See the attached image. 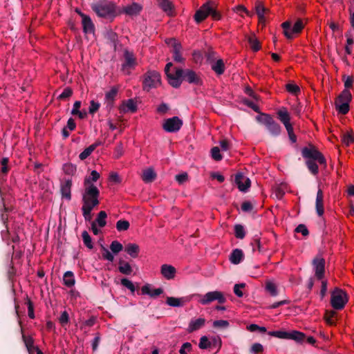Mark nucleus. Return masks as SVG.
<instances>
[{
    "mask_svg": "<svg viewBox=\"0 0 354 354\" xmlns=\"http://www.w3.org/2000/svg\"><path fill=\"white\" fill-rule=\"evenodd\" d=\"M22 338L29 352H31L32 349L35 350V347L33 345V339L31 337L23 335Z\"/></svg>",
    "mask_w": 354,
    "mask_h": 354,
    "instance_id": "nucleus-51",
    "label": "nucleus"
},
{
    "mask_svg": "<svg viewBox=\"0 0 354 354\" xmlns=\"http://www.w3.org/2000/svg\"><path fill=\"white\" fill-rule=\"evenodd\" d=\"M305 338V334L300 331L292 330L288 332V339H292L296 342L301 343L304 341Z\"/></svg>",
    "mask_w": 354,
    "mask_h": 354,
    "instance_id": "nucleus-27",
    "label": "nucleus"
},
{
    "mask_svg": "<svg viewBox=\"0 0 354 354\" xmlns=\"http://www.w3.org/2000/svg\"><path fill=\"white\" fill-rule=\"evenodd\" d=\"M141 10L142 6L137 3L127 6L123 9L124 12L130 16L138 15Z\"/></svg>",
    "mask_w": 354,
    "mask_h": 354,
    "instance_id": "nucleus-22",
    "label": "nucleus"
},
{
    "mask_svg": "<svg viewBox=\"0 0 354 354\" xmlns=\"http://www.w3.org/2000/svg\"><path fill=\"white\" fill-rule=\"evenodd\" d=\"M353 35H354V30L347 31L345 33V37L347 38V39H346L347 45L346 46H349L353 44V42H354L353 38Z\"/></svg>",
    "mask_w": 354,
    "mask_h": 354,
    "instance_id": "nucleus-63",
    "label": "nucleus"
},
{
    "mask_svg": "<svg viewBox=\"0 0 354 354\" xmlns=\"http://www.w3.org/2000/svg\"><path fill=\"white\" fill-rule=\"evenodd\" d=\"M192 348V346L191 343L185 342V343L183 344V345L179 351V353H180V354H187V352L191 351Z\"/></svg>",
    "mask_w": 354,
    "mask_h": 354,
    "instance_id": "nucleus-61",
    "label": "nucleus"
},
{
    "mask_svg": "<svg viewBox=\"0 0 354 354\" xmlns=\"http://www.w3.org/2000/svg\"><path fill=\"white\" fill-rule=\"evenodd\" d=\"M92 10L100 17H113L115 16V5L107 0H97L92 3Z\"/></svg>",
    "mask_w": 354,
    "mask_h": 354,
    "instance_id": "nucleus-5",
    "label": "nucleus"
},
{
    "mask_svg": "<svg viewBox=\"0 0 354 354\" xmlns=\"http://www.w3.org/2000/svg\"><path fill=\"white\" fill-rule=\"evenodd\" d=\"M73 95V90L70 87H66L62 93L57 97L58 100H64L69 98Z\"/></svg>",
    "mask_w": 354,
    "mask_h": 354,
    "instance_id": "nucleus-48",
    "label": "nucleus"
},
{
    "mask_svg": "<svg viewBox=\"0 0 354 354\" xmlns=\"http://www.w3.org/2000/svg\"><path fill=\"white\" fill-rule=\"evenodd\" d=\"M129 222L126 220H119L116 223V229L119 232L127 230L129 228Z\"/></svg>",
    "mask_w": 354,
    "mask_h": 354,
    "instance_id": "nucleus-43",
    "label": "nucleus"
},
{
    "mask_svg": "<svg viewBox=\"0 0 354 354\" xmlns=\"http://www.w3.org/2000/svg\"><path fill=\"white\" fill-rule=\"evenodd\" d=\"M315 209L319 216H322L324 214V194L321 189H319L317 193Z\"/></svg>",
    "mask_w": 354,
    "mask_h": 354,
    "instance_id": "nucleus-18",
    "label": "nucleus"
},
{
    "mask_svg": "<svg viewBox=\"0 0 354 354\" xmlns=\"http://www.w3.org/2000/svg\"><path fill=\"white\" fill-rule=\"evenodd\" d=\"M83 32L85 34L94 33L95 26L88 15H81Z\"/></svg>",
    "mask_w": 354,
    "mask_h": 354,
    "instance_id": "nucleus-15",
    "label": "nucleus"
},
{
    "mask_svg": "<svg viewBox=\"0 0 354 354\" xmlns=\"http://www.w3.org/2000/svg\"><path fill=\"white\" fill-rule=\"evenodd\" d=\"M205 57L207 62L209 64H211L212 62L218 59L216 53L212 48H209L207 51L205 52Z\"/></svg>",
    "mask_w": 354,
    "mask_h": 354,
    "instance_id": "nucleus-38",
    "label": "nucleus"
},
{
    "mask_svg": "<svg viewBox=\"0 0 354 354\" xmlns=\"http://www.w3.org/2000/svg\"><path fill=\"white\" fill-rule=\"evenodd\" d=\"M170 85L174 88H179L183 81L187 82L190 84L196 86H201L203 84V80L201 77L200 73H198L192 69L181 68H175V77H169Z\"/></svg>",
    "mask_w": 354,
    "mask_h": 354,
    "instance_id": "nucleus-2",
    "label": "nucleus"
},
{
    "mask_svg": "<svg viewBox=\"0 0 354 354\" xmlns=\"http://www.w3.org/2000/svg\"><path fill=\"white\" fill-rule=\"evenodd\" d=\"M347 302L346 293L341 289L335 288L331 294L330 304L335 310H342Z\"/></svg>",
    "mask_w": 354,
    "mask_h": 354,
    "instance_id": "nucleus-9",
    "label": "nucleus"
},
{
    "mask_svg": "<svg viewBox=\"0 0 354 354\" xmlns=\"http://www.w3.org/2000/svg\"><path fill=\"white\" fill-rule=\"evenodd\" d=\"M119 266H118V270L126 275H129L133 272V269L131 266V265L125 262L122 259H120L118 262Z\"/></svg>",
    "mask_w": 354,
    "mask_h": 354,
    "instance_id": "nucleus-29",
    "label": "nucleus"
},
{
    "mask_svg": "<svg viewBox=\"0 0 354 354\" xmlns=\"http://www.w3.org/2000/svg\"><path fill=\"white\" fill-rule=\"evenodd\" d=\"M92 207H82V214L86 221H91V212L93 210Z\"/></svg>",
    "mask_w": 354,
    "mask_h": 354,
    "instance_id": "nucleus-54",
    "label": "nucleus"
},
{
    "mask_svg": "<svg viewBox=\"0 0 354 354\" xmlns=\"http://www.w3.org/2000/svg\"><path fill=\"white\" fill-rule=\"evenodd\" d=\"M234 234L237 239H243L245 236V232L243 226L240 224L235 225Z\"/></svg>",
    "mask_w": 354,
    "mask_h": 354,
    "instance_id": "nucleus-39",
    "label": "nucleus"
},
{
    "mask_svg": "<svg viewBox=\"0 0 354 354\" xmlns=\"http://www.w3.org/2000/svg\"><path fill=\"white\" fill-rule=\"evenodd\" d=\"M245 286V283H236L234 286V294L239 297H242L243 295V292L241 290V288H243Z\"/></svg>",
    "mask_w": 354,
    "mask_h": 354,
    "instance_id": "nucleus-57",
    "label": "nucleus"
},
{
    "mask_svg": "<svg viewBox=\"0 0 354 354\" xmlns=\"http://www.w3.org/2000/svg\"><path fill=\"white\" fill-rule=\"evenodd\" d=\"M230 324L226 320H216L213 322V327L216 328H226L229 326Z\"/></svg>",
    "mask_w": 354,
    "mask_h": 354,
    "instance_id": "nucleus-55",
    "label": "nucleus"
},
{
    "mask_svg": "<svg viewBox=\"0 0 354 354\" xmlns=\"http://www.w3.org/2000/svg\"><path fill=\"white\" fill-rule=\"evenodd\" d=\"M342 142L346 146H349L354 142V135L351 132H346L342 136Z\"/></svg>",
    "mask_w": 354,
    "mask_h": 354,
    "instance_id": "nucleus-37",
    "label": "nucleus"
},
{
    "mask_svg": "<svg viewBox=\"0 0 354 354\" xmlns=\"http://www.w3.org/2000/svg\"><path fill=\"white\" fill-rule=\"evenodd\" d=\"M107 217V214L104 211H100L97 216V218L93 222H95V224H97L99 227H103L106 225V218Z\"/></svg>",
    "mask_w": 354,
    "mask_h": 354,
    "instance_id": "nucleus-34",
    "label": "nucleus"
},
{
    "mask_svg": "<svg viewBox=\"0 0 354 354\" xmlns=\"http://www.w3.org/2000/svg\"><path fill=\"white\" fill-rule=\"evenodd\" d=\"M352 100L351 92L347 90H343L335 100V105L336 110L339 113L346 115L349 111V103Z\"/></svg>",
    "mask_w": 354,
    "mask_h": 354,
    "instance_id": "nucleus-7",
    "label": "nucleus"
},
{
    "mask_svg": "<svg viewBox=\"0 0 354 354\" xmlns=\"http://www.w3.org/2000/svg\"><path fill=\"white\" fill-rule=\"evenodd\" d=\"M211 346V342L209 341L207 337L202 336L200 338L198 346L201 349H207Z\"/></svg>",
    "mask_w": 354,
    "mask_h": 354,
    "instance_id": "nucleus-49",
    "label": "nucleus"
},
{
    "mask_svg": "<svg viewBox=\"0 0 354 354\" xmlns=\"http://www.w3.org/2000/svg\"><path fill=\"white\" fill-rule=\"evenodd\" d=\"M211 155L212 158L216 161H220L223 158L221 154V149L218 147H214L211 149Z\"/></svg>",
    "mask_w": 354,
    "mask_h": 354,
    "instance_id": "nucleus-47",
    "label": "nucleus"
},
{
    "mask_svg": "<svg viewBox=\"0 0 354 354\" xmlns=\"http://www.w3.org/2000/svg\"><path fill=\"white\" fill-rule=\"evenodd\" d=\"M63 170L67 175H74L76 171V166L71 163H66L63 165Z\"/></svg>",
    "mask_w": 354,
    "mask_h": 354,
    "instance_id": "nucleus-46",
    "label": "nucleus"
},
{
    "mask_svg": "<svg viewBox=\"0 0 354 354\" xmlns=\"http://www.w3.org/2000/svg\"><path fill=\"white\" fill-rule=\"evenodd\" d=\"M25 304L27 305L28 306V317L30 318V319H34L35 318V313H34V306H33V304L32 302L31 301V300L27 297H26V301L25 302Z\"/></svg>",
    "mask_w": 354,
    "mask_h": 354,
    "instance_id": "nucleus-52",
    "label": "nucleus"
},
{
    "mask_svg": "<svg viewBox=\"0 0 354 354\" xmlns=\"http://www.w3.org/2000/svg\"><path fill=\"white\" fill-rule=\"evenodd\" d=\"M121 112H126L127 111L134 113L137 110V106L133 99H129L123 102V106L120 108Z\"/></svg>",
    "mask_w": 354,
    "mask_h": 354,
    "instance_id": "nucleus-26",
    "label": "nucleus"
},
{
    "mask_svg": "<svg viewBox=\"0 0 354 354\" xmlns=\"http://www.w3.org/2000/svg\"><path fill=\"white\" fill-rule=\"evenodd\" d=\"M124 62L122 64V70L125 71L127 68H133L136 64V58L133 52L125 50L124 52Z\"/></svg>",
    "mask_w": 354,
    "mask_h": 354,
    "instance_id": "nucleus-16",
    "label": "nucleus"
},
{
    "mask_svg": "<svg viewBox=\"0 0 354 354\" xmlns=\"http://www.w3.org/2000/svg\"><path fill=\"white\" fill-rule=\"evenodd\" d=\"M205 319L202 317L198 318L196 319H192L189 322L187 330L189 333H193L194 331L201 328L205 325Z\"/></svg>",
    "mask_w": 354,
    "mask_h": 354,
    "instance_id": "nucleus-19",
    "label": "nucleus"
},
{
    "mask_svg": "<svg viewBox=\"0 0 354 354\" xmlns=\"http://www.w3.org/2000/svg\"><path fill=\"white\" fill-rule=\"evenodd\" d=\"M248 41L250 44L251 49L253 51L257 52L259 50H260V48H261L260 42L254 35L250 36L248 38Z\"/></svg>",
    "mask_w": 354,
    "mask_h": 354,
    "instance_id": "nucleus-35",
    "label": "nucleus"
},
{
    "mask_svg": "<svg viewBox=\"0 0 354 354\" xmlns=\"http://www.w3.org/2000/svg\"><path fill=\"white\" fill-rule=\"evenodd\" d=\"M63 282L64 284L68 288H71L75 285V281L73 272L67 271L64 273L63 277Z\"/></svg>",
    "mask_w": 354,
    "mask_h": 354,
    "instance_id": "nucleus-31",
    "label": "nucleus"
},
{
    "mask_svg": "<svg viewBox=\"0 0 354 354\" xmlns=\"http://www.w3.org/2000/svg\"><path fill=\"white\" fill-rule=\"evenodd\" d=\"M100 106L99 102H95L94 100L91 101L88 112L91 114H93L97 112Z\"/></svg>",
    "mask_w": 354,
    "mask_h": 354,
    "instance_id": "nucleus-60",
    "label": "nucleus"
},
{
    "mask_svg": "<svg viewBox=\"0 0 354 354\" xmlns=\"http://www.w3.org/2000/svg\"><path fill=\"white\" fill-rule=\"evenodd\" d=\"M124 251L132 258H136L140 252V248L138 244L128 243L124 248Z\"/></svg>",
    "mask_w": 354,
    "mask_h": 354,
    "instance_id": "nucleus-25",
    "label": "nucleus"
},
{
    "mask_svg": "<svg viewBox=\"0 0 354 354\" xmlns=\"http://www.w3.org/2000/svg\"><path fill=\"white\" fill-rule=\"evenodd\" d=\"M216 4L213 1H207L204 3L194 15V19L196 23H201L208 16H211L214 20H219L221 15L216 10Z\"/></svg>",
    "mask_w": 354,
    "mask_h": 354,
    "instance_id": "nucleus-4",
    "label": "nucleus"
},
{
    "mask_svg": "<svg viewBox=\"0 0 354 354\" xmlns=\"http://www.w3.org/2000/svg\"><path fill=\"white\" fill-rule=\"evenodd\" d=\"M244 254L241 249H234L231 252L229 259L232 264H239L243 259Z\"/></svg>",
    "mask_w": 354,
    "mask_h": 354,
    "instance_id": "nucleus-20",
    "label": "nucleus"
},
{
    "mask_svg": "<svg viewBox=\"0 0 354 354\" xmlns=\"http://www.w3.org/2000/svg\"><path fill=\"white\" fill-rule=\"evenodd\" d=\"M71 186H72V180L68 179L65 180V182L61 184V193L62 197L66 198L68 200L71 199Z\"/></svg>",
    "mask_w": 354,
    "mask_h": 354,
    "instance_id": "nucleus-21",
    "label": "nucleus"
},
{
    "mask_svg": "<svg viewBox=\"0 0 354 354\" xmlns=\"http://www.w3.org/2000/svg\"><path fill=\"white\" fill-rule=\"evenodd\" d=\"M268 335L279 339H288V332L284 330H274L268 332Z\"/></svg>",
    "mask_w": 354,
    "mask_h": 354,
    "instance_id": "nucleus-42",
    "label": "nucleus"
},
{
    "mask_svg": "<svg viewBox=\"0 0 354 354\" xmlns=\"http://www.w3.org/2000/svg\"><path fill=\"white\" fill-rule=\"evenodd\" d=\"M161 274L167 280L174 279L176 273V269L171 265L163 264L160 268Z\"/></svg>",
    "mask_w": 354,
    "mask_h": 354,
    "instance_id": "nucleus-17",
    "label": "nucleus"
},
{
    "mask_svg": "<svg viewBox=\"0 0 354 354\" xmlns=\"http://www.w3.org/2000/svg\"><path fill=\"white\" fill-rule=\"evenodd\" d=\"M312 264L315 272V277L318 280H322L325 274L324 259L319 257H316L313 259Z\"/></svg>",
    "mask_w": 354,
    "mask_h": 354,
    "instance_id": "nucleus-12",
    "label": "nucleus"
},
{
    "mask_svg": "<svg viewBox=\"0 0 354 354\" xmlns=\"http://www.w3.org/2000/svg\"><path fill=\"white\" fill-rule=\"evenodd\" d=\"M209 65L211 66L212 70L214 71L217 75H221L224 73L225 66L222 59H218Z\"/></svg>",
    "mask_w": 354,
    "mask_h": 354,
    "instance_id": "nucleus-23",
    "label": "nucleus"
},
{
    "mask_svg": "<svg viewBox=\"0 0 354 354\" xmlns=\"http://www.w3.org/2000/svg\"><path fill=\"white\" fill-rule=\"evenodd\" d=\"M161 83L160 74L156 71H149L144 75L142 82L143 89L149 91L153 88L158 87Z\"/></svg>",
    "mask_w": 354,
    "mask_h": 354,
    "instance_id": "nucleus-8",
    "label": "nucleus"
},
{
    "mask_svg": "<svg viewBox=\"0 0 354 354\" xmlns=\"http://www.w3.org/2000/svg\"><path fill=\"white\" fill-rule=\"evenodd\" d=\"M286 90L294 95H297L300 93V88L297 84L290 82L286 85Z\"/></svg>",
    "mask_w": 354,
    "mask_h": 354,
    "instance_id": "nucleus-40",
    "label": "nucleus"
},
{
    "mask_svg": "<svg viewBox=\"0 0 354 354\" xmlns=\"http://www.w3.org/2000/svg\"><path fill=\"white\" fill-rule=\"evenodd\" d=\"M175 178L179 184H183L187 180L188 175L187 173H182L176 175Z\"/></svg>",
    "mask_w": 354,
    "mask_h": 354,
    "instance_id": "nucleus-62",
    "label": "nucleus"
},
{
    "mask_svg": "<svg viewBox=\"0 0 354 354\" xmlns=\"http://www.w3.org/2000/svg\"><path fill=\"white\" fill-rule=\"evenodd\" d=\"M234 182L237 185L239 189L243 192H246L251 185V181L250 178L245 176L241 172L235 174Z\"/></svg>",
    "mask_w": 354,
    "mask_h": 354,
    "instance_id": "nucleus-13",
    "label": "nucleus"
},
{
    "mask_svg": "<svg viewBox=\"0 0 354 354\" xmlns=\"http://www.w3.org/2000/svg\"><path fill=\"white\" fill-rule=\"evenodd\" d=\"M281 26L283 28V33L287 39H292L293 36L291 32V30H290L291 28V23L290 21H285L281 24Z\"/></svg>",
    "mask_w": 354,
    "mask_h": 354,
    "instance_id": "nucleus-41",
    "label": "nucleus"
},
{
    "mask_svg": "<svg viewBox=\"0 0 354 354\" xmlns=\"http://www.w3.org/2000/svg\"><path fill=\"white\" fill-rule=\"evenodd\" d=\"M295 232L297 233H301L304 236H306L309 234V231L304 224H299L295 228Z\"/></svg>",
    "mask_w": 354,
    "mask_h": 354,
    "instance_id": "nucleus-58",
    "label": "nucleus"
},
{
    "mask_svg": "<svg viewBox=\"0 0 354 354\" xmlns=\"http://www.w3.org/2000/svg\"><path fill=\"white\" fill-rule=\"evenodd\" d=\"M158 6L167 14H170L173 9L172 3L169 0H156Z\"/></svg>",
    "mask_w": 354,
    "mask_h": 354,
    "instance_id": "nucleus-32",
    "label": "nucleus"
},
{
    "mask_svg": "<svg viewBox=\"0 0 354 354\" xmlns=\"http://www.w3.org/2000/svg\"><path fill=\"white\" fill-rule=\"evenodd\" d=\"M118 89L116 87H112L111 89L105 94V105L106 109L110 111L114 106V102L118 95Z\"/></svg>",
    "mask_w": 354,
    "mask_h": 354,
    "instance_id": "nucleus-14",
    "label": "nucleus"
},
{
    "mask_svg": "<svg viewBox=\"0 0 354 354\" xmlns=\"http://www.w3.org/2000/svg\"><path fill=\"white\" fill-rule=\"evenodd\" d=\"M335 315H336V313L333 310L326 312L324 319L328 324H329L330 326H333L335 324V322L333 320V317Z\"/></svg>",
    "mask_w": 354,
    "mask_h": 354,
    "instance_id": "nucleus-50",
    "label": "nucleus"
},
{
    "mask_svg": "<svg viewBox=\"0 0 354 354\" xmlns=\"http://www.w3.org/2000/svg\"><path fill=\"white\" fill-rule=\"evenodd\" d=\"M187 301H188V299L185 297L176 298L174 297H168L166 300V304L172 307H180Z\"/></svg>",
    "mask_w": 354,
    "mask_h": 354,
    "instance_id": "nucleus-24",
    "label": "nucleus"
},
{
    "mask_svg": "<svg viewBox=\"0 0 354 354\" xmlns=\"http://www.w3.org/2000/svg\"><path fill=\"white\" fill-rule=\"evenodd\" d=\"M256 120L264 125L272 136L277 137L281 133V127L270 115L260 113L256 116Z\"/></svg>",
    "mask_w": 354,
    "mask_h": 354,
    "instance_id": "nucleus-6",
    "label": "nucleus"
},
{
    "mask_svg": "<svg viewBox=\"0 0 354 354\" xmlns=\"http://www.w3.org/2000/svg\"><path fill=\"white\" fill-rule=\"evenodd\" d=\"M85 187L82 194L83 207H92L94 208L100 204V191L93 184H91L90 178H85L84 181Z\"/></svg>",
    "mask_w": 354,
    "mask_h": 354,
    "instance_id": "nucleus-3",
    "label": "nucleus"
},
{
    "mask_svg": "<svg viewBox=\"0 0 354 354\" xmlns=\"http://www.w3.org/2000/svg\"><path fill=\"white\" fill-rule=\"evenodd\" d=\"M156 177V174L151 168L145 170L142 176V180L147 183L153 181Z\"/></svg>",
    "mask_w": 354,
    "mask_h": 354,
    "instance_id": "nucleus-30",
    "label": "nucleus"
},
{
    "mask_svg": "<svg viewBox=\"0 0 354 354\" xmlns=\"http://www.w3.org/2000/svg\"><path fill=\"white\" fill-rule=\"evenodd\" d=\"M110 249L114 254H118L123 250V245L118 241H113L110 245Z\"/></svg>",
    "mask_w": 354,
    "mask_h": 354,
    "instance_id": "nucleus-45",
    "label": "nucleus"
},
{
    "mask_svg": "<svg viewBox=\"0 0 354 354\" xmlns=\"http://www.w3.org/2000/svg\"><path fill=\"white\" fill-rule=\"evenodd\" d=\"M121 284L126 287L127 288H128L131 292H135V286H134V284L132 283V281H131L130 280H129L127 278H123L121 279Z\"/></svg>",
    "mask_w": 354,
    "mask_h": 354,
    "instance_id": "nucleus-53",
    "label": "nucleus"
},
{
    "mask_svg": "<svg viewBox=\"0 0 354 354\" xmlns=\"http://www.w3.org/2000/svg\"><path fill=\"white\" fill-rule=\"evenodd\" d=\"M102 249L104 252L102 254L103 258L109 261L113 262L114 260L113 255L103 245H102Z\"/></svg>",
    "mask_w": 354,
    "mask_h": 354,
    "instance_id": "nucleus-59",
    "label": "nucleus"
},
{
    "mask_svg": "<svg viewBox=\"0 0 354 354\" xmlns=\"http://www.w3.org/2000/svg\"><path fill=\"white\" fill-rule=\"evenodd\" d=\"M82 241L84 245L88 249H93V243L92 241V238L89 235L87 231L84 230L82 233Z\"/></svg>",
    "mask_w": 354,
    "mask_h": 354,
    "instance_id": "nucleus-36",
    "label": "nucleus"
},
{
    "mask_svg": "<svg viewBox=\"0 0 354 354\" xmlns=\"http://www.w3.org/2000/svg\"><path fill=\"white\" fill-rule=\"evenodd\" d=\"M59 321L60 324L63 326L66 324L68 322L69 316L66 311H64L62 313V314L59 318Z\"/></svg>",
    "mask_w": 354,
    "mask_h": 354,
    "instance_id": "nucleus-64",
    "label": "nucleus"
},
{
    "mask_svg": "<svg viewBox=\"0 0 354 354\" xmlns=\"http://www.w3.org/2000/svg\"><path fill=\"white\" fill-rule=\"evenodd\" d=\"M200 297L201 298L198 301L203 305H207L216 300H217L219 304H224L226 301L225 297L220 291L208 292L204 295H200Z\"/></svg>",
    "mask_w": 354,
    "mask_h": 354,
    "instance_id": "nucleus-10",
    "label": "nucleus"
},
{
    "mask_svg": "<svg viewBox=\"0 0 354 354\" xmlns=\"http://www.w3.org/2000/svg\"><path fill=\"white\" fill-rule=\"evenodd\" d=\"M279 120L285 125L290 123V116L286 109H281L277 112Z\"/></svg>",
    "mask_w": 354,
    "mask_h": 354,
    "instance_id": "nucleus-33",
    "label": "nucleus"
},
{
    "mask_svg": "<svg viewBox=\"0 0 354 354\" xmlns=\"http://www.w3.org/2000/svg\"><path fill=\"white\" fill-rule=\"evenodd\" d=\"M183 124V120L178 116H174L165 120L162 124V129L168 133H176L178 131Z\"/></svg>",
    "mask_w": 354,
    "mask_h": 354,
    "instance_id": "nucleus-11",
    "label": "nucleus"
},
{
    "mask_svg": "<svg viewBox=\"0 0 354 354\" xmlns=\"http://www.w3.org/2000/svg\"><path fill=\"white\" fill-rule=\"evenodd\" d=\"M173 66V64L171 62H169L166 64L165 66V75L167 76V80H168V82L169 84H170V77H175V71L173 73V72H171L170 71V68Z\"/></svg>",
    "mask_w": 354,
    "mask_h": 354,
    "instance_id": "nucleus-56",
    "label": "nucleus"
},
{
    "mask_svg": "<svg viewBox=\"0 0 354 354\" xmlns=\"http://www.w3.org/2000/svg\"><path fill=\"white\" fill-rule=\"evenodd\" d=\"M301 156L306 159L305 164L308 171L313 175L316 176L319 173V167L320 165L326 167V160L324 155L313 145L309 147H305L301 149Z\"/></svg>",
    "mask_w": 354,
    "mask_h": 354,
    "instance_id": "nucleus-1",
    "label": "nucleus"
},
{
    "mask_svg": "<svg viewBox=\"0 0 354 354\" xmlns=\"http://www.w3.org/2000/svg\"><path fill=\"white\" fill-rule=\"evenodd\" d=\"M255 10L257 15H258L259 22L263 24L265 22L264 15L268 12V9L265 8L261 2H259L255 6Z\"/></svg>",
    "mask_w": 354,
    "mask_h": 354,
    "instance_id": "nucleus-28",
    "label": "nucleus"
},
{
    "mask_svg": "<svg viewBox=\"0 0 354 354\" xmlns=\"http://www.w3.org/2000/svg\"><path fill=\"white\" fill-rule=\"evenodd\" d=\"M304 27V25L302 20L300 19H297V21L295 23L294 26L291 28L292 34H298L301 32Z\"/></svg>",
    "mask_w": 354,
    "mask_h": 354,
    "instance_id": "nucleus-44",
    "label": "nucleus"
}]
</instances>
